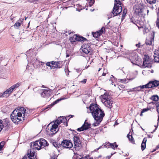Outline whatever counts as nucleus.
<instances>
[{"label":"nucleus","instance_id":"nucleus-33","mask_svg":"<svg viewBox=\"0 0 159 159\" xmlns=\"http://www.w3.org/2000/svg\"><path fill=\"white\" fill-rule=\"evenodd\" d=\"M53 145L56 148H59V146H60V144H58L56 142H53Z\"/></svg>","mask_w":159,"mask_h":159},{"label":"nucleus","instance_id":"nucleus-62","mask_svg":"<svg viewBox=\"0 0 159 159\" xmlns=\"http://www.w3.org/2000/svg\"><path fill=\"white\" fill-rule=\"evenodd\" d=\"M158 148H159V145L157 146Z\"/></svg>","mask_w":159,"mask_h":159},{"label":"nucleus","instance_id":"nucleus-26","mask_svg":"<svg viewBox=\"0 0 159 159\" xmlns=\"http://www.w3.org/2000/svg\"><path fill=\"white\" fill-rule=\"evenodd\" d=\"M150 99L153 101H157L158 100L159 98L157 95H153L151 97Z\"/></svg>","mask_w":159,"mask_h":159},{"label":"nucleus","instance_id":"nucleus-19","mask_svg":"<svg viewBox=\"0 0 159 159\" xmlns=\"http://www.w3.org/2000/svg\"><path fill=\"white\" fill-rule=\"evenodd\" d=\"M74 141L75 146L80 147L81 146V142L78 137L75 136L74 137Z\"/></svg>","mask_w":159,"mask_h":159},{"label":"nucleus","instance_id":"nucleus-63","mask_svg":"<svg viewBox=\"0 0 159 159\" xmlns=\"http://www.w3.org/2000/svg\"><path fill=\"white\" fill-rule=\"evenodd\" d=\"M148 30V29H146H146H145V30Z\"/></svg>","mask_w":159,"mask_h":159},{"label":"nucleus","instance_id":"nucleus-12","mask_svg":"<svg viewBox=\"0 0 159 159\" xmlns=\"http://www.w3.org/2000/svg\"><path fill=\"white\" fill-rule=\"evenodd\" d=\"M91 127V124L88 123L85 120L84 124L80 128L77 129L78 131H81L84 130H87Z\"/></svg>","mask_w":159,"mask_h":159},{"label":"nucleus","instance_id":"nucleus-6","mask_svg":"<svg viewBox=\"0 0 159 159\" xmlns=\"http://www.w3.org/2000/svg\"><path fill=\"white\" fill-rule=\"evenodd\" d=\"M122 11V8L120 2L118 0H115V3L113 7L112 14L111 17L117 16Z\"/></svg>","mask_w":159,"mask_h":159},{"label":"nucleus","instance_id":"nucleus-32","mask_svg":"<svg viewBox=\"0 0 159 159\" xmlns=\"http://www.w3.org/2000/svg\"><path fill=\"white\" fill-rule=\"evenodd\" d=\"M52 61L51 62H48L46 64V66H49L51 67V69H53V66L52 65Z\"/></svg>","mask_w":159,"mask_h":159},{"label":"nucleus","instance_id":"nucleus-13","mask_svg":"<svg viewBox=\"0 0 159 159\" xmlns=\"http://www.w3.org/2000/svg\"><path fill=\"white\" fill-rule=\"evenodd\" d=\"M62 146L65 148H70L73 146L72 143L69 140H65L63 141L61 143Z\"/></svg>","mask_w":159,"mask_h":159},{"label":"nucleus","instance_id":"nucleus-14","mask_svg":"<svg viewBox=\"0 0 159 159\" xmlns=\"http://www.w3.org/2000/svg\"><path fill=\"white\" fill-rule=\"evenodd\" d=\"M129 59L131 60L132 63L134 64L137 63V61H139V57L135 54L134 53H133L131 54V55L129 57Z\"/></svg>","mask_w":159,"mask_h":159},{"label":"nucleus","instance_id":"nucleus-7","mask_svg":"<svg viewBox=\"0 0 159 159\" xmlns=\"http://www.w3.org/2000/svg\"><path fill=\"white\" fill-rule=\"evenodd\" d=\"M20 86V84L17 83L13 85L9 89L6 90L3 93V97H7L9 96L10 94L15 89L18 88Z\"/></svg>","mask_w":159,"mask_h":159},{"label":"nucleus","instance_id":"nucleus-8","mask_svg":"<svg viewBox=\"0 0 159 159\" xmlns=\"http://www.w3.org/2000/svg\"><path fill=\"white\" fill-rule=\"evenodd\" d=\"M151 60L150 59L149 57L146 55H144L143 64L141 66V67L143 68L151 67Z\"/></svg>","mask_w":159,"mask_h":159},{"label":"nucleus","instance_id":"nucleus-3","mask_svg":"<svg viewBox=\"0 0 159 159\" xmlns=\"http://www.w3.org/2000/svg\"><path fill=\"white\" fill-rule=\"evenodd\" d=\"M63 120L64 121L65 120H66V119L60 117L58 119L51 122L48 124L46 129V131L48 134L49 135H52L56 134L58 130V125L62 122Z\"/></svg>","mask_w":159,"mask_h":159},{"label":"nucleus","instance_id":"nucleus-44","mask_svg":"<svg viewBox=\"0 0 159 159\" xmlns=\"http://www.w3.org/2000/svg\"><path fill=\"white\" fill-rule=\"evenodd\" d=\"M76 159H84V158L81 155H79L77 156Z\"/></svg>","mask_w":159,"mask_h":159},{"label":"nucleus","instance_id":"nucleus-50","mask_svg":"<svg viewBox=\"0 0 159 159\" xmlns=\"http://www.w3.org/2000/svg\"><path fill=\"white\" fill-rule=\"evenodd\" d=\"M150 11V10L148 9L147 10V14L148 15L149 11Z\"/></svg>","mask_w":159,"mask_h":159},{"label":"nucleus","instance_id":"nucleus-36","mask_svg":"<svg viewBox=\"0 0 159 159\" xmlns=\"http://www.w3.org/2000/svg\"><path fill=\"white\" fill-rule=\"evenodd\" d=\"M39 65L41 66H42L43 67H44L45 68V66L46 65L45 63L44 62H42V61H39Z\"/></svg>","mask_w":159,"mask_h":159},{"label":"nucleus","instance_id":"nucleus-61","mask_svg":"<svg viewBox=\"0 0 159 159\" xmlns=\"http://www.w3.org/2000/svg\"><path fill=\"white\" fill-rule=\"evenodd\" d=\"M47 68L46 66V67ZM47 69V68H46L44 69V70H46Z\"/></svg>","mask_w":159,"mask_h":159},{"label":"nucleus","instance_id":"nucleus-16","mask_svg":"<svg viewBox=\"0 0 159 159\" xmlns=\"http://www.w3.org/2000/svg\"><path fill=\"white\" fill-rule=\"evenodd\" d=\"M105 31V28L102 27L101 30L98 31L96 32H93L92 34L93 37L95 38H97L102 34Z\"/></svg>","mask_w":159,"mask_h":159},{"label":"nucleus","instance_id":"nucleus-58","mask_svg":"<svg viewBox=\"0 0 159 159\" xmlns=\"http://www.w3.org/2000/svg\"><path fill=\"white\" fill-rule=\"evenodd\" d=\"M158 121L159 120V115L158 116Z\"/></svg>","mask_w":159,"mask_h":159},{"label":"nucleus","instance_id":"nucleus-59","mask_svg":"<svg viewBox=\"0 0 159 159\" xmlns=\"http://www.w3.org/2000/svg\"><path fill=\"white\" fill-rule=\"evenodd\" d=\"M101 68H99L98 70V71H99L100 70H101Z\"/></svg>","mask_w":159,"mask_h":159},{"label":"nucleus","instance_id":"nucleus-30","mask_svg":"<svg viewBox=\"0 0 159 159\" xmlns=\"http://www.w3.org/2000/svg\"><path fill=\"white\" fill-rule=\"evenodd\" d=\"M5 142L4 141H2L0 143V151L2 150L5 145Z\"/></svg>","mask_w":159,"mask_h":159},{"label":"nucleus","instance_id":"nucleus-40","mask_svg":"<svg viewBox=\"0 0 159 159\" xmlns=\"http://www.w3.org/2000/svg\"><path fill=\"white\" fill-rule=\"evenodd\" d=\"M27 69L29 70H30L31 71H32L33 70V69L32 67H30L29 66H28Z\"/></svg>","mask_w":159,"mask_h":159},{"label":"nucleus","instance_id":"nucleus-49","mask_svg":"<svg viewBox=\"0 0 159 159\" xmlns=\"http://www.w3.org/2000/svg\"><path fill=\"white\" fill-rule=\"evenodd\" d=\"M111 76H112V78H111V79H114V81H115V78H114V77L112 75H111ZM111 80H112V83H114V82H113V80L112 79H111Z\"/></svg>","mask_w":159,"mask_h":159},{"label":"nucleus","instance_id":"nucleus-25","mask_svg":"<svg viewBox=\"0 0 159 159\" xmlns=\"http://www.w3.org/2000/svg\"><path fill=\"white\" fill-rule=\"evenodd\" d=\"M59 62L57 61H52V65L53 66V69L55 68H60V66L59 65Z\"/></svg>","mask_w":159,"mask_h":159},{"label":"nucleus","instance_id":"nucleus-41","mask_svg":"<svg viewBox=\"0 0 159 159\" xmlns=\"http://www.w3.org/2000/svg\"><path fill=\"white\" fill-rule=\"evenodd\" d=\"M149 110L148 108H145L143 109L142 111V112H144L148 111Z\"/></svg>","mask_w":159,"mask_h":159},{"label":"nucleus","instance_id":"nucleus-27","mask_svg":"<svg viewBox=\"0 0 159 159\" xmlns=\"http://www.w3.org/2000/svg\"><path fill=\"white\" fill-rule=\"evenodd\" d=\"M107 145L108 146H110V147L112 148L113 149H114L115 148H116L117 147V145L115 143H108Z\"/></svg>","mask_w":159,"mask_h":159},{"label":"nucleus","instance_id":"nucleus-10","mask_svg":"<svg viewBox=\"0 0 159 159\" xmlns=\"http://www.w3.org/2000/svg\"><path fill=\"white\" fill-rule=\"evenodd\" d=\"M69 39L70 42H75L76 41H84L86 40L85 38L83 37L78 36L76 34H74L73 36L70 37Z\"/></svg>","mask_w":159,"mask_h":159},{"label":"nucleus","instance_id":"nucleus-37","mask_svg":"<svg viewBox=\"0 0 159 159\" xmlns=\"http://www.w3.org/2000/svg\"><path fill=\"white\" fill-rule=\"evenodd\" d=\"M21 25V23L19 22H17L14 25L15 26H16L17 28L19 27Z\"/></svg>","mask_w":159,"mask_h":159},{"label":"nucleus","instance_id":"nucleus-48","mask_svg":"<svg viewBox=\"0 0 159 159\" xmlns=\"http://www.w3.org/2000/svg\"><path fill=\"white\" fill-rule=\"evenodd\" d=\"M140 43H139L138 44H136V47L138 48H140Z\"/></svg>","mask_w":159,"mask_h":159},{"label":"nucleus","instance_id":"nucleus-1","mask_svg":"<svg viewBox=\"0 0 159 159\" xmlns=\"http://www.w3.org/2000/svg\"><path fill=\"white\" fill-rule=\"evenodd\" d=\"M89 110L87 112L90 113L95 120V122L92 125L94 126L99 125L105 115L104 111L99 108L98 105L96 104H91L89 108L87 107Z\"/></svg>","mask_w":159,"mask_h":159},{"label":"nucleus","instance_id":"nucleus-64","mask_svg":"<svg viewBox=\"0 0 159 159\" xmlns=\"http://www.w3.org/2000/svg\"><path fill=\"white\" fill-rule=\"evenodd\" d=\"M35 89V88L33 89V90H34V89Z\"/></svg>","mask_w":159,"mask_h":159},{"label":"nucleus","instance_id":"nucleus-47","mask_svg":"<svg viewBox=\"0 0 159 159\" xmlns=\"http://www.w3.org/2000/svg\"><path fill=\"white\" fill-rule=\"evenodd\" d=\"M76 70L78 73H79L81 71V70L79 69H76Z\"/></svg>","mask_w":159,"mask_h":159},{"label":"nucleus","instance_id":"nucleus-20","mask_svg":"<svg viewBox=\"0 0 159 159\" xmlns=\"http://www.w3.org/2000/svg\"><path fill=\"white\" fill-rule=\"evenodd\" d=\"M154 57V60L155 61L159 62V51L158 50L155 51L154 52L153 55Z\"/></svg>","mask_w":159,"mask_h":159},{"label":"nucleus","instance_id":"nucleus-57","mask_svg":"<svg viewBox=\"0 0 159 159\" xmlns=\"http://www.w3.org/2000/svg\"><path fill=\"white\" fill-rule=\"evenodd\" d=\"M118 45V43H116V44H115L116 46H117Z\"/></svg>","mask_w":159,"mask_h":159},{"label":"nucleus","instance_id":"nucleus-56","mask_svg":"<svg viewBox=\"0 0 159 159\" xmlns=\"http://www.w3.org/2000/svg\"><path fill=\"white\" fill-rule=\"evenodd\" d=\"M74 116L72 115H70L69 116V117H70V118H71L73 117Z\"/></svg>","mask_w":159,"mask_h":159},{"label":"nucleus","instance_id":"nucleus-45","mask_svg":"<svg viewBox=\"0 0 159 159\" xmlns=\"http://www.w3.org/2000/svg\"><path fill=\"white\" fill-rule=\"evenodd\" d=\"M120 82L122 83H126V80L125 79H120Z\"/></svg>","mask_w":159,"mask_h":159},{"label":"nucleus","instance_id":"nucleus-29","mask_svg":"<svg viewBox=\"0 0 159 159\" xmlns=\"http://www.w3.org/2000/svg\"><path fill=\"white\" fill-rule=\"evenodd\" d=\"M86 1L87 2L89 3V5L90 7H91L92 5L94 2V0H86Z\"/></svg>","mask_w":159,"mask_h":159},{"label":"nucleus","instance_id":"nucleus-60","mask_svg":"<svg viewBox=\"0 0 159 159\" xmlns=\"http://www.w3.org/2000/svg\"><path fill=\"white\" fill-rule=\"evenodd\" d=\"M66 57H69V55H67L66 56Z\"/></svg>","mask_w":159,"mask_h":159},{"label":"nucleus","instance_id":"nucleus-4","mask_svg":"<svg viewBox=\"0 0 159 159\" xmlns=\"http://www.w3.org/2000/svg\"><path fill=\"white\" fill-rule=\"evenodd\" d=\"M48 144L45 140L43 139H41L32 143L31 146H33V148L30 149H33L34 150V149L39 150L41 148L48 146Z\"/></svg>","mask_w":159,"mask_h":159},{"label":"nucleus","instance_id":"nucleus-31","mask_svg":"<svg viewBox=\"0 0 159 159\" xmlns=\"http://www.w3.org/2000/svg\"><path fill=\"white\" fill-rule=\"evenodd\" d=\"M147 2L150 4H154L156 2V0H146Z\"/></svg>","mask_w":159,"mask_h":159},{"label":"nucleus","instance_id":"nucleus-42","mask_svg":"<svg viewBox=\"0 0 159 159\" xmlns=\"http://www.w3.org/2000/svg\"><path fill=\"white\" fill-rule=\"evenodd\" d=\"M157 111L158 113H159V103H158L157 105Z\"/></svg>","mask_w":159,"mask_h":159},{"label":"nucleus","instance_id":"nucleus-55","mask_svg":"<svg viewBox=\"0 0 159 159\" xmlns=\"http://www.w3.org/2000/svg\"><path fill=\"white\" fill-rule=\"evenodd\" d=\"M143 113V112H142V111H141V114H140V116H142V115H143L142 113Z\"/></svg>","mask_w":159,"mask_h":159},{"label":"nucleus","instance_id":"nucleus-18","mask_svg":"<svg viewBox=\"0 0 159 159\" xmlns=\"http://www.w3.org/2000/svg\"><path fill=\"white\" fill-rule=\"evenodd\" d=\"M50 91L49 89H43L41 95L42 97L46 98L50 95Z\"/></svg>","mask_w":159,"mask_h":159},{"label":"nucleus","instance_id":"nucleus-15","mask_svg":"<svg viewBox=\"0 0 159 159\" xmlns=\"http://www.w3.org/2000/svg\"><path fill=\"white\" fill-rule=\"evenodd\" d=\"M146 85L147 88H150L157 87L159 85V81L155 80L154 81H150Z\"/></svg>","mask_w":159,"mask_h":159},{"label":"nucleus","instance_id":"nucleus-21","mask_svg":"<svg viewBox=\"0 0 159 159\" xmlns=\"http://www.w3.org/2000/svg\"><path fill=\"white\" fill-rule=\"evenodd\" d=\"M143 9L139 8H136L135 10V13L139 16L143 15Z\"/></svg>","mask_w":159,"mask_h":159},{"label":"nucleus","instance_id":"nucleus-28","mask_svg":"<svg viewBox=\"0 0 159 159\" xmlns=\"http://www.w3.org/2000/svg\"><path fill=\"white\" fill-rule=\"evenodd\" d=\"M127 10L126 9H125L124 10H123V14L122 16V19H124L127 13Z\"/></svg>","mask_w":159,"mask_h":159},{"label":"nucleus","instance_id":"nucleus-43","mask_svg":"<svg viewBox=\"0 0 159 159\" xmlns=\"http://www.w3.org/2000/svg\"><path fill=\"white\" fill-rule=\"evenodd\" d=\"M65 72L66 73V74L68 72H69L68 70V66L67 67V68H65Z\"/></svg>","mask_w":159,"mask_h":159},{"label":"nucleus","instance_id":"nucleus-46","mask_svg":"<svg viewBox=\"0 0 159 159\" xmlns=\"http://www.w3.org/2000/svg\"><path fill=\"white\" fill-rule=\"evenodd\" d=\"M86 81L87 80L86 79H84L81 82L84 83H86Z\"/></svg>","mask_w":159,"mask_h":159},{"label":"nucleus","instance_id":"nucleus-24","mask_svg":"<svg viewBox=\"0 0 159 159\" xmlns=\"http://www.w3.org/2000/svg\"><path fill=\"white\" fill-rule=\"evenodd\" d=\"M82 51L86 54L88 53L89 51L88 48L86 47L85 46H83L81 48Z\"/></svg>","mask_w":159,"mask_h":159},{"label":"nucleus","instance_id":"nucleus-9","mask_svg":"<svg viewBox=\"0 0 159 159\" xmlns=\"http://www.w3.org/2000/svg\"><path fill=\"white\" fill-rule=\"evenodd\" d=\"M35 151L33 149H30L28 151L26 155L22 159H36L34 157Z\"/></svg>","mask_w":159,"mask_h":159},{"label":"nucleus","instance_id":"nucleus-23","mask_svg":"<svg viewBox=\"0 0 159 159\" xmlns=\"http://www.w3.org/2000/svg\"><path fill=\"white\" fill-rule=\"evenodd\" d=\"M127 137L128 138L130 142L133 144H134V140L133 138V137L131 134H130L129 133L127 135Z\"/></svg>","mask_w":159,"mask_h":159},{"label":"nucleus","instance_id":"nucleus-11","mask_svg":"<svg viewBox=\"0 0 159 159\" xmlns=\"http://www.w3.org/2000/svg\"><path fill=\"white\" fill-rule=\"evenodd\" d=\"M2 125V130L3 128H4L5 131H7L10 128V124L9 120L7 119H6L4 121L3 123L2 121L0 120V125Z\"/></svg>","mask_w":159,"mask_h":159},{"label":"nucleus","instance_id":"nucleus-54","mask_svg":"<svg viewBox=\"0 0 159 159\" xmlns=\"http://www.w3.org/2000/svg\"><path fill=\"white\" fill-rule=\"evenodd\" d=\"M51 159H57V158H55V157H52Z\"/></svg>","mask_w":159,"mask_h":159},{"label":"nucleus","instance_id":"nucleus-38","mask_svg":"<svg viewBox=\"0 0 159 159\" xmlns=\"http://www.w3.org/2000/svg\"><path fill=\"white\" fill-rule=\"evenodd\" d=\"M154 7L153 6H151L149 7V9L150 10V12H152L154 10Z\"/></svg>","mask_w":159,"mask_h":159},{"label":"nucleus","instance_id":"nucleus-52","mask_svg":"<svg viewBox=\"0 0 159 159\" xmlns=\"http://www.w3.org/2000/svg\"><path fill=\"white\" fill-rule=\"evenodd\" d=\"M157 18H159V11H158V12L157 13Z\"/></svg>","mask_w":159,"mask_h":159},{"label":"nucleus","instance_id":"nucleus-34","mask_svg":"<svg viewBox=\"0 0 159 159\" xmlns=\"http://www.w3.org/2000/svg\"><path fill=\"white\" fill-rule=\"evenodd\" d=\"M146 43L147 45H150L152 44V41L151 40H149L147 39Z\"/></svg>","mask_w":159,"mask_h":159},{"label":"nucleus","instance_id":"nucleus-53","mask_svg":"<svg viewBox=\"0 0 159 159\" xmlns=\"http://www.w3.org/2000/svg\"><path fill=\"white\" fill-rule=\"evenodd\" d=\"M2 125H0V131L2 130Z\"/></svg>","mask_w":159,"mask_h":159},{"label":"nucleus","instance_id":"nucleus-22","mask_svg":"<svg viewBox=\"0 0 159 159\" xmlns=\"http://www.w3.org/2000/svg\"><path fill=\"white\" fill-rule=\"evenodd\" d=\"M147 141V139L145 138L143 139V140L141 144V148L142 151L144 150L146 147V143Z\"/></svg>","mask_w":159,"mask_h":159},{"label":"nucleus","instance_id":"nucleus-17","mask_svg":"<svg viewBox=\"0 0 159 159\" xmlns=\"http://www.w3.org/2000/svg\"><path fill=\"white\" fill-rule=\"evenodd\" d=\"M145 88H147L146 85L138 86L133 89H130L129 91L133 92L141 91H142V89Z\"/></svg>","mask_w":159,"mask_h":159},{"label":"nucleus","instance_id":"nucleus-35","mask_svg":"<svg viewBox=\"0 0 159 159\" xmlns=\"http://www.w3.org/2000/svg\"><path fill=\"white\" fill-rule=\"evenodd\" d=\"M61 99H57V100H56V101H54L53 102L52 104L51 105H52V106H53L55 104H56V103H57V102H58L59 101H61Z\"/></svg>","mask_w":159,"mask_h":159},{"label":"nucleus","instance_id":"nucleus-51","mask_svg":"<svg viewBox=\"0 0 159 159\" xmlns=\"http://www.w3.org/2000/svg\"><path fill=\"white\" fill-rule=\"evenodd\" d=\"M106 74V72H103L102 74V75L105 76Z\"/></svg>","mask_w":159,"mask_h":159},{"label":"nucleus","instance_id":"nucleus-39","mask_svg":"<svg viewBox=\"0 0 159 159\" xmlns=\"http://www.w3.org/2000/svg\"><path fill=\"white\" fill-rule=\"evenodd\" d=\"M156 25L159 29V18H157V20L156 21Z\"/></svg>","mask_w":159,"mask_h":159},{"label":"nucleus","instance_id":"nucleus-5","mask_svg":"<svg viewBox=\"0 0 159 159\" xmlns=\"http://www.w3.org/2000/svg\"><path fill=\"white\" fill-rule=\"evenodd\" d=\"M101 99L102 103L105 106L111 109L112 107L113 100L110 97L107 95V94L104 93L101 95Z\"/></svg>","mask_w":159,"mask_h":159},{"label":"nucleus","instance_id":"nucleus-2","mask_svg":"<svg viewBox=\"0 0 159 159\" xmlns=\"http://www.w3.org/2000/svg\"><path fill=\"white\" fill-rule=\"evenodd\" d=\"M27 110L24 107H18L15 109L11 115V118L15 123L18 124L21 121L25 115H27Z\"/></svg>","mask_w":159,"mask_h":159}]
</instances>
